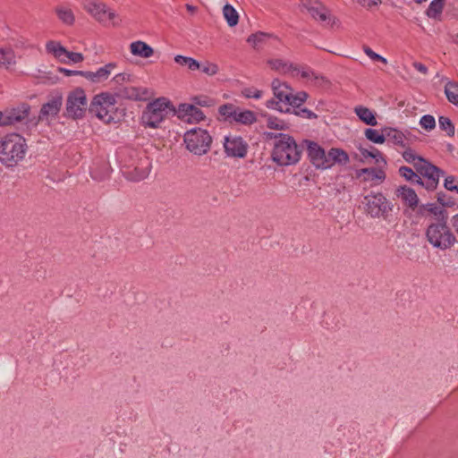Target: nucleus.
Returning a JSON list of instances; mask_svg holds the SVG:
<instances>
[{
	"label": "nucleus",
	"mask_w": 458,
	"mask_h": 458,
	"mask_svg": "<svg viewBox=\"0 0 458 458\" xmlns=\"http://www.w3.org/2000/svg\"><path fill=\"white\" fill-rule=\"evenodd\" d=\"M115 67V64L109 63L102 67H99L96 72H90V71H83V72H78L81 76L84 77L85 79L89 80V81L93 83H99L103 81H106L112 70Z\"/></svg>",
	"instance_id": "20"
},
{
	"label": "nucleus",
	"mask_w": 458,
	"mask_h": 458,
	"mask_svg": "<svg viewBox=\"0 0 458 458\" xmlns=\"http://www.w3.org/2000/svg\"><path fill=\"white\" fill-rule=\"evenodd\" d=\"M267 64L270 65V67L279 72H282L284 74H292V71L293 68V63H289L287 61H284L283 59H271L268 60Z\"/></svg>",
	"instance_id": "30"
},
{
	"label": "nucleus",
	"mask_w": 458,
	"mask_h": 458,
	"mask_svg": "<svg viewBox=\"0 0 458 458\" xmlns=\"http://www.w3.org/2000/svg\"><path fill=\"white\" fill-rule=\"evenodd\" d=\"M177 116L187 123H198L205 118L203 112L195 105L180 104L176 110Z\"/></svg>",
	"instance_id": "16"
},
{
	"label": "nucleus",
	"mask_w": 458,
	"mask_h": 458,
	"mask_svg": "<svg viewBox=\"0 0 458 458\" xmlns=\"http://www.w3.org/2000/svg\"><path fill=\"white\" fill-rule=\"evenodd\" d=\"M310 14L316 18V19H319L320 21H326L327 20V15L325 13L319 11L318 8H311L310 10Z\"/></svg>",
	"instance_id": "55"
},
{
	"label": "nucleus",
	"mask_w": 458,
	"mask_h": 458,
	"mask_svg": "<svg viewBox=\"0 0 458 458\" xmlns=\"http://www.w3.org/2000/svg\"><path fill=\"white\" fill-rule=\"evenodd\" d=\"M148 90L144 88L137 87H120L114 92L115 99H129L135 101H141L147 99Z\"/></svg>",
	"instance_id": "19"
},
{
	"label": "nucleus",
	"mask_w": 458,
	"mask_h": 458,
	"mask_svg": "<svg viewBox=\"0 0 458 458\" xmlns=\"http://www.w3.org/2000/svg\"><path fill=\"white\" fill-rule=\"evenodd\" d=\"M90 175L96 182H103L109 179V174H90Z\"/></svg>",
	"instance_id": "56"
},
{
	"label": "nucleus",
	"mask_w": 458,
	"mask_h": 458,
	"mask_svg": "<svg viewBox=\"0 0 458 458\" xmlns=\"http://www.w3.org/2000/svg\"><path fill=\"white\" fill-rule=\"evenodd\" d=\"M365 136L369 140L377 144H382L386 141L384 131L382 133H380L378 131L375 129L368 128L365 130Z\"/></svg>",
	"instance_id": "38"
},
{
	"label": "nucleus",
	"mask_w": 458,
	"mask_h": 458,
	"mask_svg": "<svg viewBox=\"0 0 458 458\" xmlns=\"http://www.w3.org/2000/svg\"><path fill=\"white\" fill-rule=\"evenodd\" d=\"M411 183H417L428 191L437 188L441 174H402Z\"/></svg>",
	"instance_id": "15"
},
{
	"label": "nucleus",
	"mask_w": 458,
	"mask_h": 458,
	"mask_svg": "<svg viewBox=\"0 0 458 458\" xmlns=\"http://www.w3.org/2000/svg\"><path fill=\"white\" fill-rule=\"evenodd\" d=\"M444 186L450 191L458 193V179L453 175L445 177Z\"/></svg>",
	"instance_id": "47"
},
{
	"label": "nucleus",
	"mask_w": 458,
	"mask_h": 458,
	"mask_svg": "<svg viewBox=\"0 0 458 458\" xmlns=\"http://www.w3.org/2000/svg\"><path fill=\"white\" fill-rule=\"evenodd\" d=\"M451 221L453 226H458V214L454 215Z\"/></svg>",
	"instance_id": "61"
},
{
	"label": "nucleus",
	"mask_w": 458,
	"mask_h": 458,
	"mask_svg": "<svg viewBox=\"0 0 458 458\" xmlns=\"http://www.w3.org/2000/svg\"><path fill=\"white\" fill-rule=\"evenodd\" d=\"M47 53L52 54L60 62H72L73 64L83 61V55L81 53L68 51L57 41H48L46 45Z\"/></svg>",
	"instance_id": "11"
},
{
	"label": "nucleus",
	"mask_w": 458,
	"mask_h": 458,
	"mask_svg": "<svg viewBox=\"0 0 458 458\" xmlns=\"http://www.w3.org/2000/svg\"><path fill=\"white\" fill-rule=\"evenodd\" d=\"M186 9H187L189 12H191V13H193L194 12H196L197 7H196V6H194V5H192V4H186Z\"/></svg>",
	"instance_id": "62"
},
{
	"label": "nucleus",
	"mask_w": 458,
	"mask_h": 458,
	"mask_svg": "<svg viewBox=\"0 0 458 458\" xmlns=\"http://www.w3.org/2000/svg\"><path fill=\"white\" fill-rule=\"evenodd\" d=\"M359 151L360 153V156L364 158L372 157L375 159V162L377 164H379L380 162H382L384 164L386 163L380 151L374 147H370L369 148H367L365 147L360 146Z\"/></svg>",
	"instance_id": "31"
},
{
	"label": "nucleus",
	"mask_w": 458,
	"mask_h": 458,
	"mask_svg": "<svg viewBox=\"0 0 458 458\" xmlns=\"http://www.w3.org/2000/svg\"><path fill=\"white\" fill-rule=\"evenodd\" d=\"M267 137L276 140L272 157L279 165H293L300 160L302 148L297 145L292 136L282 132H267Z\"/></svg>",
	"instance_id": "2"
},
{
	"label": "nucleus",
	"mask_w": 458,
	"mask_h": 458,
	"mask_svg": "<svg viewBox=\"0 0 458 458\" xmlns=\"http://www.w3.org/2000/svg\"><path fill=\"white\" fill-rule=\"evenodd\" d=\"M412 65L420 73L427 74L428 72L427 66L421 63L414 62Z\"/></svg>",
	"instance_id": "57"
},
{
	"label": "nucleus",
	"mask_w": 458,
	"mask_h": 458,
	"mask_svg": "<svg viewBox=\"0 0 458 458\" xmlns=\"http://www.w3.org/2000/svg\"><path fill=\"white\" fill-rule=\"evenodd\" d=\"M272 35L259 31L250 35L247 38V42L251 44L253 47H257L259 43L265 41L267 38H271Z\"/></svg>",
	"instance_id": "40"
},
{
	"label": "nucleus",
	"mask_w": 458,
	"mask_h": 458,
	"mask_svg": "<svg viewBox=\"0 0 458 458\" xmlns=\"http://www.w3.org/2000/svg\"><path fill=\"white\" fill-rule=\"evenodd\" d=\"M129 182H139L147 178L146 174H123Z\"/></svg>",
	"instance_id": "52"
},
{
	"label": "nucleus",
	"mask_w": 458,
	"mask_h": 458,
	"mask_svg": "<svg viewBox=\"0 0 458 458\" xmlns=\"http://www.w3.org/2000/svg\"><path fill=\"white\" fill-rule=\"evenodd\" d=\"M58 18L66 25H72L74 22V15L71 9L65 7H57L55 9Z\"/></svg>",
	"instance_id": "35"
},
{
	"label": "nucleus",
	"mask_w": 458,
	"mask_h": 458,
	"mask_svg": "<svg viewBox=\"0 0 458 458\" xmlns=\"http://www.w3.org/2000/svg\"><path fill=\"white\" fill-rule=\"evenodd\" d=\"M130 50L133 55L141 58H148L154 54L153 48L141 40L131 42L130 45Z\"/></svg>",
	"instance_id": "23"
},
{
	"label": "nucleus",
	"mask_w": 458,
	"mask_h": 458,
	"mask_svg": "<svg viewBox=\"0 0 458 458\" xmlns=\"http://www.w3.org/2000/svg\"><path fill=\"white\" fill-rule=\"evenodd\" d=\"M363 52L373 61L381 62L384 64H387L386 58L374 52L369 47H363Z\"/></svg>",
	"instance_id": "46"
},
{
	"label": "nucleus",
	"mask_w": 458,
	"mask_h": 458,
	"mask_svg": "<svg viewBox=\"0 0 458 458\" xmlns=\"http://www.w3.org/2000/svg\"><path fill=\"white\" fill-rule=\"evenodd\" d=\"M199 69L201 70L202 72L209 76L216 74L219 71L217 64L209 62H206L200 64Z\"/></svg>",
	"instance_id": "43"
},
{
	"label": "nucleus",
	"mask_w": 458,
	"mask_h": 458,
	"mask_svg": "<svg viewBox=\"0 0 458 458\" xmlns=\"http://www.w3.org/2000/svg\"><path fill=\"white\" fill-rule=\"evenodd\" d=\"M256 114L250 110H242L238 107L235 112L233 122H236L244 125H250L256 122Z\"/></svg>",
	"instance_id": "28"
},
{
	"label": "nucleus",
	"mask_w": 458,
	"mask_h": 458,
	"mask_svg": "<svg viewBox=\"0 0 458 458\" xmlns=\"http://www.w3.org/2000/svg\"><path fill=\"white\" fill-rule=\"evenodd\" d=\"M87 106L85 91L81 88H77L67 96L66 115L74 120L81 119L85 115Z\"/></svg>",
	"instance_id": "9"
},
{
	"label": "nucleus",
	"mask_w": 458,
	"mask_h": 458,
	"mask_svg": "<svg viewBox=\"0 0 458 458\" xmlns=\"http://www.w3.org/2000/svg\"><path fill=\"white\" fill-rule=\"evenodd\" d=\"M403 159L413 165L416 172H443L439 167L431 164L428 160L419 156L411 148H408L403 153Z\"/></svg>",
	"instance_id": "13"
},
{
	"label": "nucleus",
	"mask_w": 458,
	"mask_h": 458,
	"mask_svg": "<svg viewBox=\"0 0 458 458\" xmlns=\"http://www.w3.org/2000/svg\"><path fill=\"white\" fill-rule=\"evenodd\" d=\"M291 76L298 77L301 76L302 79H305L309 82H312L315 85H322L327 81L325 77L320 75L319 73L315 72L310 67L307 65H299L293 64V68L292 71Z\"/></svg>",
	"instance_id": "18"
},
{
	"label": "nucleus",
	"mask_w": 458,
	"mask_h": 458,
	"mask_svg": "<svg viewBox=\"0 0 458 458\" xmlns=\"http://www.w3.org/2000/svg\"><path fill=\"white\" fill-rule=\"evenodd\" d=\"M26 140L17 133L8 134L0 143V162L13 167L21 161L27 152Z\"/></svg>",
	"instance_id": "4"
},
{
	"label": "nucleus",
	"mask_w": 458,
	"mask_h": 458,
	"mask_svg": "<svg viewBox=\"0 0 458 458\" xmlns=\"http://www.w3.org/2000/svg\"><path fill=\"white\" fill-rule=\"evenodd\" d=\"M89 110L106 123H117L124 115L123 111L116 106L115 96L108 92L96 95Z\"/></svg>",
	"instance_id": "3"
},
{
	"label": "nucleus",
	"mask_w": 458,
	"mask_h": 458,
	"mask_svg": "<svg viewBox=\"0 0 458 458\" xmlns=\"http://www.w3.org/2000/svg\"><path fill=\"white\" fill-rule=\"evenodd\" d=\"M441 81H445L444 92L447 100L458 106V82L450 81L444 76L441 78Z\"/></svg>",
	"instance_id": "24"
},
{
	"label": "nucleus",
	"mask_w": 458,
	"mask_h": 458,
	"mask_svg": "<svg viewBox=\"0 0 458 458\" xmlns=\"http://www.w3.org/2000/svg\"><path fill=\"white\" fill-rule=\"evenodd\" d=\"M438 125L442 131H445L449 137H453L455 133V128L449 117L439 116Z\"/></svg>",
	"instance_id": "37"
},
{
	"label": "nucleus",
	"mask_w": 458,
	"mask_h": 458,
	"mask_svg": "<svg viewBox=\"0 0 458 458\" xmlns=\"http://www.w3.org/2000/svg\"><path fill=\"white\" fill-rule=\"evenodd\" d=\"M130 74L128 73H118L113 78V82L122 86L125 81H129Z\"/></svg>",
	"instance_id": "53"
},
{
	"label": "nucleus",
	"mask_w": 458,
	"mask_h": 458,
	"mask_svg": "<svg viewBox=\"0 0 458 458\" xmlns=\"http://www.w3.org/2000/svg\"><path fill=\"white\" fill-rule=\"evenodd\" d=\"M437 200L443 207H452L454 205V201L452 198L443 192L438 193Z\"/></svg>",
	"instance_id": "51"
},
{
	"label": "nucleus",
	"mask_w": 458,
	"mask_h": 458,
	"mask_svg": "<svg viewBox=\"0 0 458 458\" xmlns=\"http://www.w3.org/2000/svg\"><path fill=\"white\" fill-rule=\"evenodd\" d=\"M171 111H173L171 102L165 98H159L147 106L141 119L146 126L157 128Z\"/></svg>",
	"instance_id": "7"
},
{
	"label": "nucleus",
	"mask_w": 458,
	"mask_h": 458,
	"mask_svg": "<svg viewBox=\"0 0 458 458\" xmlns=\"http://www.w3.org/2000/svg\"><path fill=\"white\" fill-rule=\"evenodd\" d=\"M60 71L66 75H80V73L78 72L79 71H72L64 68L60 69Z\"/></svg>",
	"instance_id": "59"
},
{
	"label": "nucleus",
	"mask_w": 458,
	"mask_h": 458,
	"mask_svg": "<svg viewBox=\"0 0 458 458\" xmlns=\"http://www.w3.org/2000/svg\"><path fill=\"white\" fill-rule=\"evenodd\" d=\"M384 131H385L386 140H387L388 142H390L394 145H399V146L404 145L405 137L402 131H400L394 128H386L384 130Z\"/></svg>",
	"instance_id": "29"
},
{
	"label": "nucleus",
	"mask_w": 458,
	"mask_h": 458,
	"mask_svg": "<svg viewBox=\"0 0 458 458\" xmlns=\"http://www.w3.org/2000/svg\"><path fill=\"white\" fill-rule=\"evenodd\" d=\"M381 3V0H369V5H378Z\"/></svg>",
	"instance_id": "64"
},
{
	"label": "nucleus",
	"mask_w": 458,
	"mask_h": 458,
	"mask_svg": "<svg viewBox=\"0 0 458 458\" xmlns=\"http://www.w3.org/2000/svg\"><path fill=\"white\" fill-rule=\"evenodd\" d=\"M398 172H413V170L409 166H400Z\"/></svg>",
	"instance_id": "60"
},
{
	"label": "nucleus",
	"mask_w": 458,
	"mask_h": 458,
	"mask_svg": "<svg viewBox=\"0 0 458 458\" xmlns=\"http://www.w3.org/2000/svg\"><path fill=\"white\" fill-rule=\"evenodd\" d=\"M17 64V55L11 47H0V69L11 70Z\"/></svg>",
	"instance_id": "21"
},
{
	"label": "nucleus",
	"mask_w": 458,
	"mask_h": 458,
	"mask_svg": "<svg viewBox=\"0 0 458 458\" xmlns=\"http://www.w3.org/2000/svg\"><path fill=\"white\" fill-rule=\"evenodd\" d=\"M292 113H293L297 116L309 120L316 119L318 117V115L313 111L301 106L293 110Z\"/></svg>",
	"instance_id": "42"
},
{
	"label": "nucleus",
	"mask_w": 458,
	"mask_h": 458,
	"mask_svg": "<svg viewBox=\"0 0 458 458\" xmlns=\"http://www.w3.org/2000/svg\"><path fill=\"white\" fill-rule=\"evenodd\" d=\"M46 179L53 182L54 183H58L64 181L65 175L64 174H47Z\"/></svg>",
	"instance_id": "54"
},
{
	"label": "nucleus",
	"mask_w": 458,
	"mask_h": 458,
	"mask_svg": "<svg viewBox=\"0 0 458 458\" xmlns=\"http://www.w3.org/2000/svg\"><path fill=\"white\" fill-rule=\"evenodd\" d=\"M266 106L269 109L277 110L281 113H287L285 106L276 98H271L266 102Z\"/></svg>",
	"instance_id": "44"
},
{
	"label": "nucleus",
	"mask_w": 458,
	"mask_h": 458,
	"mask_svg": "<svg viewBox=\"0 0 458 458\" xmlns=\"http://www.w3.org/2000/svg\"><path fill=\"white\" fill-rule=\"evenodd\" d=\"M444 9V3L432 0L426 10V15L431 19H439Z\"/></svg>",
	"instance_id": "34"
},
{
	"label": "nucleus",
	"mask_w": 458,
	"mask_h": 458,
	"mask_svg": "<svg viewBox=\"0 0 458 458\" xmlns=\"http://www.w3.org/2000/svg\"><path fill=\"white\" fill-rule=\"evenodd\" d=\"M195 106H210L213 104V100L208 97L199 96L192 98V103Z\"/></svg>",
	"instance_id": "50"
},
{
	"label": "nucleus",
	"mask_w": 458,
	"mask_h": 458,
	"mask_svg": "<svg viewBox=\"0 0 458 458\" xmlns=\"http://www.w3.org/2000/svg\"><path fill=\"white\" fill-rule=\"evenodd\" d=\"M301 148L306 149L310 162L317 168L327 170L335 165L344 166L350 162L346 151L339 148H331L326 151L318 142L303 140Z\"/></svg>",
	"instance_id": "1"
},
{
	"label": "nucleus",
	"mask_w": 458,
	"mask_h": 458,
	"mask_svg": "<svg viewBox=\"0 0 458 458\" xmlns=\"http://www.w3.org/2000/svg\"><path fill=\"white\" fill-rule=\"evenodd\" d=\"M354 113L365 124L376 126L377 124L375 113L363 106H358L354 108Z\"/></svg>",
	"instance_id": "26"
},
{
	"label": "nucleus",
	"mask_w": 458,
	"mask_h": 458,
	"mask_svg": "<svg viewBox=\"0 0 458 458\" xmlns=\"http://www.w3.org/2000/svg\"><path fill=\"white\" fill-rule=\"evenodd\" d=\"M242 94L247 98L259 99L262 97V91L254 88L244 89Z\"/></svg>",
	"instance_id": "49"
},
{
	"label": "nucleus",
	"mask_w": 458,
	"mask_h": 458,
	"mask_svg": "<svg viewBox=\"0 0 458 458\" xmlns=\"http://www.w3.org/2000/svg\"><path fill=\"white\" fill-rule=\"evenodd\" d=\"M223 15L230 27H233L238 23L239 15L237 11L229 4L223 7Z\"/></svg>",
	"instance_id": "32"
},
{
	"label": "nucleus",
	"mask_w": 458,
	"mask_h": 458,
	"mask_svg": "<svg viewBox=\"0 0 458 458\" xmlns=\"http://www.w3.org/2000/svg\"><path fill=\"white\" fill-rule=\"evenodd\" d=\"M420 125L423 129L430 131L436 127V120L431 114H424L420 117Z\"/></svg>",
	"instance_id": "41"
},
{
	"label": "nucleus",
	"mask_w": 458,
	"mask_h": 458,
	"mask_svg": "<svg viewBox=\"0 0 458 458\" xmlns=\"http://www.w3.org/2000/svg\"><path fill=\"white\" fill-rule=\"evenodd\" d=\"M224 147L230 157H243L247 153V144L240 136L225 137Z\"/></svg>",
	"instance_id": "17"
},
{
	"label": "nucleus",
	"mask_w": 458,
	"mask_h": 458,
	"mask_svg": "<svg viewBox=\"0 0 458 458\" xmlns=\"http://www.w3.org/2000/svg\"><path fill=\"white\" fill-rule=\"evenodd\" d=\"M267 126L269 129L284 131L289 128V123L276 116L268 115L267 118Z\"/></svg>",
	"instance_id": "36"
},
{
	"label": "nucleus",
	"mask_w": 458,
	"mask_h": 458,
	"mask_svg": "<svg viewBox=\"0 0 458 458\" xmlns=\"http://www.w3.org/2000/svg\"><path fill=\"white\" fill-rule=\"evenodd\" d=\"M431 207L428 208V211H430L432 214L437 216L438 217V221H445L447 222V216L446 211L442 207H437L430 205Z\"/></svg>",
	"instance_id": "48"
},
{
	"label": "nucleus",
	"mask_w": 458,
	"mask_h": 458,
	"mask_svg": "<svg viewBox=\"0 0 458 458\" xmlns=\"http://www.w3.org/2000/svg\"><path fill=\"white\" fill-rule=\"evenodd\" d=\"M174 62L182 66H187L191 71H195L200 68V64L194 58L177 55L174 57Z\"/></svg>",
	"instance_id": "33"
},
{
	"label": "nucleus",
	"mask_w": 458,
	"mask_h": 458,
	"mask_svg": "<svg viewBox=\"0 0 458 458\" xmlns=\"http://www.w3.org/2000/svg\"><path fill=\"white\" fill-rule=\"evenodd\" d=\"M357 178H361L363 181H377V183L386 179V174H356Z\"/></svg>",
	"instance_id": "45"
},
{
	"label": "nucleus",
	"mask_w": 458,
	"mask_h": 458,
	"mask_svg": "<svg viewBox=\"0 0 458 458\" xmlns=\"http://www.w3.org/2000/svg\"><path fill=\"white\" fill-rule=\"evenodd\" d=\"M84 7L92 17L101 23L114 21L117 17L114 11L108 8L105 4L95 0L87 1Z\"/></svg>",
	"instance_id": "12"
},
{
	"label": "nucleus",
	"mask_w": 458,
	"mask_h": 458,
	"mask_svg": "<svg viewBox=\"0 0 458 458\" xmlns=\"http://www.w3.org/2000/svg\"><path fill=\"white\" fill-rule=\"evenodd\" d=\"M184 142L190 152L201 156L209 150L212 138L208 131L201 128H193L185 132Z\"/></svg>",
	"instance_id": "8"
},
{
	"label": "nucleus",
	"mask_w": 458,
	"mask_h": 458,
	"mask_svg": "<svg viewBox=\"0 0 458 458\" xmlns=\"http://www.w3.org/2000/svg\"><path fill=\"white\" fill-rule=\"evenodd\" d=\"M63 105V96L59 92H55L50 96V98L45 103L40 109L37 120L48 119L49 117H55L60 112Z\"/></svg>",
	"instance_id": "14"
},
{
	"label": "nucleus",
	"mask_w": 458,
	"mask_h": 458,
	"mask_svg": "<svg viewBox=\"0 0 458 458\" xmlns=\"http://www.w3.org/2000/svg\"><path fill=\"white\" fill-rule=\"evenodd\" d=\"M9 125L21 123L26 127L32 128L38 124L36 117H30V106L28 103H21L16 106L6 108Z\"/></svg>",
	"instance_id": "10"
},
{
	"label": "nucleus",
	"mask_w": 458,
	"mask_h": 458,
	"mask_svg": "<svg viewBox=\"0 0 458 458\" xmlns=\"http://www.w3.org/2000/svg\"><path fill=\"white\" fill-rule=\"evenodd\" d=\"M362 204L367 216L387 220L392 216L394 205L381 192L370 191L364 196Z\"/></svg>",
	"instance_id": "5"
},
{
	"label": "nucleus",
	"mask_w": 458,
	"mask_h": 458,
	"mask_svg": "<svg viewBox=\"0 0 458 458\" xmlns=\"http://www.w3.org/2000/svg\"><path fill=\"white\" fill-rule=\"evenodd\" d=\"M9 125L8 123V116L6 113V108L4 111H0V126H7Z\"/></svg>",
	"instance_id": "58"
},
{
	"label": "nucleus",
	"mask_w": 458,
	"mask_h": 458,
	"mask_svg": "<svg viewBox=\"0 0 458 458\" xmlns=\"http://www.w3.org/2000/svg\"><path fill=\"white\" fill-rule=\"evenodd\" d=\"M356 172H377L376 168H361Z\"/></svg>",
	"instance_id": "63"
},
{
	"label": "nucleus",
	"mask_w": 458,
	"mask_h": 458,
	"mask_svg": "<svg viewBox=\"0 0 458 458\" xmlns=\"http://www.w3.org/2000/svg\"><path fill=\"white\" fill-rule=\"evenodd\" d=\"M426 237L434 248L441 250L452 248L457 242L444 220L430 224L426 230Z\"/></svg>",
	"instance_id": "6"
},
{
	"label": "nucleus",
	"mask_w": 458,
	"mask_h": 458,
	"mask_svg": "<svg viewBox=\"0 0 458 458\" xmlns=\"http://www.w3.org/2000/svg\"><path fill=\"white\" fill-rule=\"evenodd\" d=\"M397 196L403 202L412 209L418 206L419 198L415 191L407 186H401L397 189Z\"/></svg>",
	"instance_id": "22"
},
{
	"label": "nucleus",
	"mask_w": 458,
	"mask_h": 458,
	"mask_svg": "<svg viewBox=\"0 0 458 458\" xmlns=\"http://www.w3.org/2000/svg\"><path fill=\"white\" fill-rule=\"evenodd\" d=\"M272 88L275 98L285 106L286 102L289 101L291 89L286 84L281 83L278 80L273 81Z\"/></svg>",
	"instance_id": "25"
},
{
	"label": "nucleus",
	"mask_w": 458,
	"mask_h": 458,
	"mask_svg": "<svg viewBox=\"0 0 458 458\" xmlns=\"http://www.w3.org/2000/svg\"><path fill=\"white\" fill-rule=\"evenodd\" d=\"M237 109L238 107L234 106L233 104H225L219 106L218 112L225 120L233 122Z\"/></svg>",
	"instance_id": "39"
},
{
	"label": "nucleus",
	"mask_w": 458,
	"mask_h": 458,
	"mask_svg": "<svg viewBox=\"0 0 458 458\" xmlns=\"http://www.w3.org/2000/svg\"><path fill=\"white\" fill-rule=\"evenodd\" d=\"M307 98L308 94L304 91H300L294 95L291 92L289 95V101L286 102L285 105L287 113H291L293 110L301 107V106L306 101Z\"/></svg>",
	"instance_id": "27"
}]
</instances>
